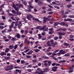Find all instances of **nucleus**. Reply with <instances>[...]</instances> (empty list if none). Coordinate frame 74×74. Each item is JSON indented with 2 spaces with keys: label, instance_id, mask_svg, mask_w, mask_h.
<instances>
[{
  "label": "nucleus",
  "instance_id": "1",
  "mask_svg": "<svg viewBox=\"0 0 74 74\" xmlns=\"http://www.w3.org/2000/svg\"><path fill=\"white\" fill-rule=\"evenodd\" d=\"M46 25H44V26L42 27V30H43L44 32H45V31H47L48 30V28H46Z\"/></svg>",
  "mask_w": 74,
  "mask_h": 74
},
{
  "label": "nucleus",
  "instance_id": "2",
  "mask_svg": "<svg viewBox=\"0 0 74 74\" xmlns=\"http://www.w3.org/2000/svg\"><path fill=\"white\" fill-rule=\"evenodd\" d=\"M49 34H53V32L54 31H53V28H50V29H49Z\"/></svg>",
  "mask_w": 74,
  "mask_h": 74
},
{
  "label": "nucleus",
  "instance_id": "3",
  "mask_svg": "<svg viewBox=\"0 0 74 74\" xmlns=\"http://www.w3.org/2000/svg\"><path fill=\"white\" fill-rule=\"evenodd\" d=\"M24 49H26L25 51H23L24 53H27L28 51H30V49H29L28 47H24Z\"/></svg>",
  "mask_w": 74,
  "mask_h": 74
},
{
  "label": "nucleus",
  "instance_id": "4",
  "mask_svg": "<svg viewBox=\"0 0 74 74\" xmlns=\"http://www.w3.org/2000/svg\"><path fill=\"white\" fill-rule=\"evenodd\" d=\"M60 25H64V26H65L66 27H68V25L67 23L62 22L60 23Z\"/></svg>",
  "mask_w": 74,
  "mask_h": 74
},
{
  "label": "nucleus",
  "instance_id": "5",
  "mask_svg": "<svg viewBox=\"0 0 74 74\" xmlns=\"http://www.w3.org/2000/svg\"><path fill=\"white\" fill-rule=\"evenodd\" d=\"M60 53L61 54V55H64L66 53L65 51H63V50L61 49L59 51Z\"/></svg>",
  "mask_w": 74,
  "mask_h": 74
},
{
  "label": "nucleus",
  "instance_id": "6",
  "mask_svg": "<svg viewBox=\"0 0 74 74\" xmlns=\"http://www.w3.org/2000/svg\"><path fill=\"white\" fill-rule=\"evenodd\" d=\"M16 6H17L18 8H21V7H23V5L21 4H20L19 5L18 4H16Z\"/></svg>",
  "mask_w": 74,
  "mask_h": 74
},
{
  "label": "nucleus",
  "instance_id": "7",
  "mask_svg": "<svg viewBox=\"0 0 74 74\" xmlns=\"http://www.w3.org/2000/svg\"><path fill=\"white\" fill-rule=\"evenodd\" d=\"M2 7H3V5L0 6V12H2V13H1V14H2V15H3V14H4V11L2 10Z\"/></svg>",
  "mask_w": 74,
  "mask_h": 74
},
{
  "label": "nucleus",
  "instance_id": "8",
  "mask_svg": "<svg viewBox=\"0 0 74 74\" xmlns=\"http://www.w3.org/2000/svg\"><path fill=\"white\" fill-rule=\"evenodd\" d=\"M0 55L1 56H5L7 54L5 52L3 51L2 52H1L0 53Z\"/></svg>",
  "mask_w": 74,
  "mask_h": 74
},
{
  "label": "nucleus",
  "instance_id": "9",
  "mask_svg": "<svg viewBox=\"0 0 74 74\" xmlns=\"http://www.w3.org/2000/svg\"><path fill=\"white\" fill-rule=\"evenodd\" d=\"M58 34L59 36H64V35H66V33H64L59 32L58 33Z\"/></svg>",
  "mask_w": 74,
  "mask_h": 74
},
{
  "label": "nucleus",
  "instance_id": "10",
  "mask_svg": "<svg viewBox=\"0 0 74 74\" xmlns=\"http://www.w3.org/2000/svg\"><path fill=\"white\" fill-rule=\"evenodd\" d=\"M12 7H13V8H14V10H15L16 11H18L19 10V9L17 8H16V6H15L14 5H12Z\"/></svg>",
  "mask_w": 74,
  "mask_h": 74
},
{
  "label": "nucleus",
  "instance_id": "11",
  "mask_svg": "<svg viewBox=\"0 0 74 74\" xmlns=\"http://www.w3.org/2000/svg\"><path fill=\"white\" fill-rule=\"evenodd\" d=\"M37 70L39 71V72H41V73H45V71H42V70L40 68H38Z\"/></svg>",
  "mask_w": 74,
  "mask_h": 74
},
{
  "label": "nucleus",
  "instance_id": "12",
  "mask_svg": "<svg viewBox=\"0 0 74 74\" xmlns=\"http://www.w3.org/2000/svg\"><path fill=\"white\" fill-rule=\"evenodd\" d=\"M67 29L65 28H60L58 29V31H64V32L66 31Z\"/></svg>",
  "mask_w": 74,
  "mask_h": 74
},
{
  "label": "nucleus",
  "instance_id": "13",
  "mask_svg": "<svg viewBox=\"0 0 74 74\" xmlns=\"http://www.w3.org/2000/svg\"><path fill=\"white\" fill-rule=\"evenodd\" d=\"M43 18L44 19L43 21V23H46V22H47V21L48 20V18H44V17H43Z\"/></svg>",
  "mask_w": 74,
  "mask_h": 74
},
{
  "label": "nucleus",
  "instance_id": "14",
  "mask_svg": "<svg viewBox=\"0 0 74 74\" xmlns=\"http://www.w3.org/2000/svg\"><path fill=\"white\" fill-rule=\"evenodd\" d=\"M38 4L39 5H42L43 4V3L42 2V1H38Z\"/></svg>",
  "mask_w": 74,
  "mask_h": 74
},
{
  "label": "nucleus",
  "instance_id": "15",
  "mask_svg": "<svg viewBox=\"0 0 74 74\" xmlns=\"http://www.w3.org/2000/svg\"><path fill=\"white\" fill-rule=\"evenodd\" d=\"M33 51L32 50H30L26 54L27 55H31V54H32V53H33Z\"/></svg>",
  "mask_w": 74,
  "mask_h": 74
},
{
  "label": "nucleus",
  "instance_id": "16",
  "mask_svg": "<svg viewBox=\"0 0 74 74\" xmlns=\"http://www.w3.org/2000/svg\"><path fill=\"white\" fill-rule=\"evenodd\" d=\"M8 68L9 69V70H12V69H14V66H13V65H12L11 66H10L9 67V66H8Z\"/></svg>",
  "mask_w": 74,
  "mask_h": 74
},
{
  "label": "nucleus",
  "instance_id": "17",
  "mask_svg": "<svg viewBox=\"0 0 74 74\" xmlns=\"http://www.w3.org/2000/svg\"><path fill=\"white\" fill-rule=\"evenodd\" d=\"M73 67H74V65H72L71 67H68V69L69 70H73Z\"/></svg>",
  "mask_w": 74,
  "mask_h": 74
},
{
  "label": "nucleus",
  "instance_id": "18",
  "mask_svg": "<svg viewBox=\"0 0 74 74\" xmlns=\"http://www.w3.org/2000/svg\"><path fill=\"white\" fill-rule=\"evenodd\" d=\"M16 37L17 38H21V35L19 34H17Z\"/></svg>",
  "mask_w": 74,
  "mask_h": 74
},
{
  "label": "nucleus",
  "instance_id": "19",
  "mask_svg": "<svg viewBox=\"0 0 74 74\" xmlns=\"http://www.w3.org/2000/svg\"><path fill=\"white\" fill-rule=\"evenodd\" d=\"M36 29H40V30H42V28L40 26L36 27Z\"/></svg>",
  "mask_w": 74,
  "mask_h": 74
},
{
  "label": "nucleus",
  "instance_id": "20",
  "mask_svg": "<svg viewBox=\"0 0 74 74\" xmlns=\"http://www.w3.org/2000/svg\"><path fill=\"white\" fill-rule=\"evenodd\" d=\"M32 20L33 21H37L38 22H40V20L38 19L37 18H32Z\"/></svg>",
  "mask_w": 74,
  "mask_h": 74
},
{
  "label": "nucleus",
  "instance_id": "21",
  "mask_svg": "<svg viewBox=\"0 0 74 74\" xmlns=\"http://www.w3.org/2000/svg\"><path fill=\"white\" fill-rule=\"evenodd\" d=\"M64 45L65 46H66V47H68V46H69L70 45V44H69L66 42L64 43Z\"/></svg>",
  "mask_w": 74,
  "mask_h": 74
},
{
  "label": "nucleus",
  "instance_id": "22",
  "mask_svg": "<svg viewBox=\"0 0 74 74\" xmlns=\"http://www.w3.org/2000/svg\"><path fill=\"white\" fill-rule=\"evenodd\" d=\"M14 69H20L21 66H17L16 65H14Z\"/></svg>",
  "mask_w": 74,
  "mask_h": 74
},
{
  "label": "nucleus",
  "instance_id": "23",
  "mask_svg": "<svg viewBox=\"0 0 74 74\" xmlns=\"http://www.w3.org/2000/svg\"><path fill=\"white\" fill-rule=\"evenodd\" d=\"M15 71L17 72H18V73H22V71H21V70H20L18 69H16Z\"/></svg>",
  "mask_w": 74,
  "mask_h": 74
},
{
  "label": "nucleus",
  "instance_id": "24",
  "mask_svg": "<svg viewBox=\"0 0 74 74\" xmlns=\"http://www.w3.org/2000/svg\"><path fill=\"white\" fill-rule=\"evenodd\" d=\"M32 62H34V63H36V62H38V61H37V59H35L34 60H32Z\"/></svg>",
  "mask_w": 74,
  "mask_h": 74
},
{
  "label": "nucleus",
  "instance_id": "25",
  "mask_svg": "<svg viewBox=\"0 0 74 74\" xmlns=\"http://www.w3.org/2000/svg\"><path fill=\"white\" fill-rule=\"evenodd\" d=\"M70 53H66V54H65L64 55V56H65V57H68V56H70Z\"/></svg>",
  "mask_w": 74,
  "mask_h": 74
},
{
  "label": "nucleus",
  "instance_id": "26",
  "mask_svg": "<svg viewBox=\"0 0 74 74\" xmlns=\"http://www.w3.org/2000/svg\"><path fill=\"white\" fill-rule=\"evenodd\" d=\"M50 43L51 44H53L54 42L53 40L52 39L50 40Z\"/></svg>",
  "mask_w": 74,
  "mask_h": 74
},
{
  "label": "nucleus",
  "instance_id": "27",
  "mask_svg": "<svg viewBox=\"0 0 74 74\" xmlns=\"http://www.w3.org/2000/svg\"><path fill=\"white\" fill-rule=\"evenodd\" d=\"M66 7L67 8H71V7H72V5L71 4L68 5H67Z\"/></svg>",
  "mask_w": 74,
  "mask_h": 74
},
{
  "label": "nucleus",
  "instance_id": "28",
  "mask_svg": "<svg viewBox=\"0 0 74 74\" xmlns=\"http://www.w3.org/2000/svg\"><path fill=\"white\" fill-rule=\"evenodd\" d=\"M38 38L40 40L41 39V38H42V36H41V35L40 34H38Z\"/></svg>",
  "mask_w": 74,
  "mask_h": 74
},
{
  "label": "nucleus",
  "instance_id": "29",
  "mask_svg": "<svg viewBox=\"0 0 74 74\" xmlns=\"http://www.w3.org/2000/svg\"><path fill=\"white\" fill-rule=\"evenodd\" d=\"M5 71H8L10 70V69H9V68H8V66H7L6 69H5Z\"/></svg>",
  "mask_w": 74,
  "mask_h": 74
},
{
  "label": "nucleus",
  "instance_id": "30",
  "mask_svg": "<svg viewBox=\"0 0 74 74\" xmlns=\"http://www.w3.org/2000/svg\"><path fill=\"white\" fill-rule=\"evenodd\" d=\"M18 45H15L14 46V49H17V48H18Z\"/></svg>",
  "mask_w": 74,
  "mask_h": 74
},
{
  "label": "nucleus",
  "instance_id": "31",
  "mask_svg": "<svg viewBox=\"0 0 74 74\" xmlns=\"http://www.w3.org/2000/svg\"><path fill=\"white\" fill-rule=\"evenodd\" d=\"M28 38L29 40H34V38L32 37H29Z\"/></svg>",
  "mask_w": 74,
  "mask_h": 74
},
{
  "label": "nucleus",
  "instance_id": "32",
  "mask_svg": "<svg viewBox=\"0 0 74 74\" xmlns=\"http://www.w3.org/2000/svg\"><path fill=\"white\" fill-rule=\"evenodd\" d=\"M7 29H5L2 30L1 32L2 33H5L6 32V30H7Z\"/></svg>",
  "mask_w": 74,
  "mask_h": 74
},
{
  "label": "nucleus",
  "instance_id": "33",
  "mask_svg": "<svg viewBox=\"0 0 74 74\" xmlns=\"http://www.w3.org/2000/svg\"><path fill=\"white\" fill-rule=\"evenodd\" d=\"M47 44L49 47H50V46H51V43H50V41H48V42H47Z\"/></svg>",
  "mask_w": 74,
  "mask_h": 74
},
{
  "label": "nucleus",
  "instance_id": "34",
  "mask_svg": "<svg viewBox=\"0 0 74 74\" xmlns=\"http://www.w3.org/2000/svg\"><path fill=\"white\" fill-rule=\"evenodd\" d=\"M14 26V24H12V25H10L9 26V27L10 29H12V27H13Z\"/></svg>",
  "mask_w": 74,
  "mask_h": 74
},
{
  "label": "nucleus",
  "instance_id": "35",
  "mask_svg": "<svg viewBox=\"0 0 74 74\" xmlns=\"http://www.w3.org/2000/svg\"><path fill=\"white\" fill-rule=\"evenodd\" d=\"M26 57L28 59H30V58H32V57L31 56H27Z\"/></svg>",
  "mask_w": 74,
  "mask_h": 74
},
{
  "label": "nucleus",
  "instance_id": "36",
  "mask_svg": "<svg viewBox=\"0 0 74 74\" xmlns=\"http://www.w3.org/2000/svg\"><path fill=\"white\" fill-rule=\"evenodd\" d=\"M61 4L58 1H56V5H60Z\"/></svg>",
  "mask_w": 74,
  "mask_h": 74
},
{
  "label": "nucleus",
  "instance_id": "37",
  "mask_svg": "<svg viewBox=\"0 0 74 74\" xmlns=\"http://www.w3.org/2000/svg\"><path fill=\"white\" fill-rule=\"evenodd\" d=\"M69 17L71 18H74V16L73 15H69Z\"/></svg>",
  "mask_w": 74,
  "mask_h": 74
},
{
  "label": "nucleus",
  "instance_id": "38",
  "mask_svg": "<svg viewBox=\"0 0 74 74\" xmlns=\"http://www.w3.org/2000/svg\"><path fill=\"white\" fill-rule=\"evenodd\" d=\"M13 47V46L12 45H10V46H9V48H10V49H13V48H14Z\"/></svg>",
  "mask_w": 74,
  "mask_h": 74
},
{
  "label": "nucleus",
  "instance_id": "39",
  "mask_svg": "<svg viewBox=\"0 0 74 74\" xmlns=\"http://www.w3.org/2000/svg\"><path fill=\"white\" fill-rule=\"evenodd\" d=\"M40 49H35V52H38L39 51H40Z\"/></svg>",
  "mask_w": 74,
  "mask_h": 74
},
{
  "label": "nucleus",
  "instance_id": "40",
  "mask_svg": "<svg viewBox=\"0 0 74 74\" xmlns=\"http://www.w3.org/2000/svg\"><path fill=\"white\" fill-rule=\"evenodd\" d=\"M43 70H44V71H46V72H47V71H48V69L46 68L44 69H43Z\"/></svg>",
  "mask_w": 74,
  "mask_h": 74
},
{
  "label": "nucleus",
  "instance_id": "41",
  "mask_svg": "<svg viewBox=\"0 0 74 74\" xmlns=\"http://www.w3.org/2000/svg\"><path fill=\"white\" fill-rule=\"evenodd\" d=\"M54 7L55 8H57V9H60V8L59 6H58L56 5H54Z\"/></svg>",
  "mask_w": 74,
  "mask_h": 74
},
{
  "label": "nucleus",
  "instance_id": "42",
  "mask_svg": "<svg viewBox=\"0 0 74 74\" xmlns=\"http://www.w3.org/2000/svg\"><path fill=\"white\" fill-rule=\"evenodd\" d=\"M52 3L53 4H55L56 5V1H54L53 2H52Z\"/></svg>",
  "mask_w": 74,
  "mask_h": 74
},
{
  "label": "nucleus",
  "instance_id": "43",
  "mask_svg": "<svg viewBox=\"0 0 74 74\" xmlns=\"http://www.w3.org/2000/svg\"><path fill=\"white\" fill-rule=\"evenodd\" d=\"M51 70L53 71H57V69L53 68H52Z\"/></svg>",
  "mask_w": 74,
  "mask_h": 74
},
{
  "label": "nucleus",
  "instance_id": "44",
  "mask_svg": "<svg viewBox=\"0 0 74 74\" xmlns=\"http://www.w3.org/2000/svg\"><path fill=\"white\" fill-rule=\"evenodd\" d=\"M58 24H59V23H55L54 24V26H56L58 25Z\"/></svg>",
  "mask_w": 74,
  "mask_h": 74
},
{
  "label": "nucleus",
  "instance_id": "45",
  "mask_svg": "<svg viewBox=\"0 0 74 74\" xmlns=\"http://www.w3.org/2000/svg\"><path fill=\"white\" fill-rule=\"evenodd\" d=\"M67 21H73V19H71V18H68Z\"/></svg>",
  "mask_w": 74,
  "mask_h": 74
},
{
  "label": "nucleus",
  "instance_id": "46",
  "mask_svg": "<svg viewBox=\"0 0 74 74\" xmlns=\"http://www.w3.org/2000/svg\"><path fill=\"white\" fill-rule=\"evenodd\" d=\"M34 42H32L30 41L29 42V44L31 45H33V44L34 43Z\"/></svg>",
  "mask_w": 74,
  "mask_h": 74
},
{
  "label": "nucleus",
  "instance_id": "47",
  "mask_svg": "<svg viewBox=\"0 0 74 74\" xmlns=\"http://www.w3.org/2000/svg\"><path fill=\"white\" fill-rule=\"evenodd\" d=\"M21 63H22V64H23L25 63V61H24V60H21Z\"/></svg>",
  "mask_w": 74,
  "mask_h": 74
},
{
  "label": "nucleus",
  "instance_id": "48",
  "mask_svg": "<svg viewBox=\"0 0 74 74\" xmlns=\"http://www.w3.org/2000/svg\"><path fill=\"white\" fill-rule=\"evenodd\" d=\"M11 58L10 57H7L5 58V59H7V60H8L10 59Z\"/></svg>",
  "mask_w": 74,
  "mask_h": 74
},
{
  "label": "nucleus",
  "instance_id": "49",
  "mask_svg": "<svg viewBox=\"0 0 74 74\" xmlns=\"http://www.w3.org/2000/svg\"><path fill=\"white\" fill-rule=\"evenodd\" d=\"M45 32H43L41 33V35L42 36H45Z\"/></svg>",
  "mask_w": 74,
  "mask_h": 74
},
{
  "label": "nucleus",
  "instance_id": "50",
  "mask_svg": "<svg viewBox=\"0 0 74 74\" xmlns=\"http://www.w3.org/2000/svg\"><path fill=\"white\" fill-rule=\"evenodd\" d=\"M69 37L70 38H71V39H73V38H74V36L73 35H70L69 36Z\"/></svg>",
  "mask_w": 74,
  "mask_h": 74
},
{
  "label": "nucleus",
  "instance_id": "51",
  "mask_svg": "<svg viewBox=\"0 0 74 74\" xmlns=\"http://www.w3.org/2000/svg\"><path fill=\"white\" fill-rule=\"evenodd\" d=\"M64 11L62 10L61 11V14H62V15H64Z\"/></svg>",
  "mask_w": 74,
  "mask_h": 74
},
{
  "label": "nucleus",
  "instance_id": "52",
  "mask_svg": "<svg viewBox=\"0 0 74 74\" xmlns=\"http://www.w3.org/2000/svg\"><path fill=\"white\" fill-rule=\"evenodd\" d=\"M4 41L5 42H7L8 41H10V39H6L4 40Z\"/></svg>",
  "mask_w": 74,
  "mask_h": 74
},
{
  "label": "nucleus",
  "instance_id": "53",
  "mask_svg": "<svg viewBox=\"0 0 74 74\" xmlns=\"http://www.w3.org/2000/svg\"><path fill=\"white\" fill-rule=\"evenodd\" d=\"M12 13H13V14H16V11L15 10H12Z\"/></svg>",
  "mask_w": 74,
  "mask_h": 74
},
{
  "label": "nucleus",
  "instance_id": "54",
  "mask_svg": "<svg viewBox=\"0 0 74 74\" xmlns=\"http://www.w3.org/2000/svg\"><path fill=\"white\" fill-rule=\"evenodd\" d=\"M67 15L65 14L63 16V18H67Z\"/></svg>",
  "mask_w": 74,
  "mask_h": 74
},
{
  "label": "nucleus",
  "instance_id": "55",
  "mask_svg": "<svg viewBox=\"0 0 74 74\" xmlns=\"http://www.w3.org/2000/svg\"><path fill=\"white\" fill-rule=\"evenodd\" d=\"M15 26H19V23H15Z\"/></svg>",
  "mask_w": 74,
  "mask_h": 74
},
{
  "label": "nucleus",
  "instance_id": "56",
  "mask_svg": "<svg viewBox=\"0 0 74 74\" xmlns=\"http://www.w3.org/2000/svg\"><path fill=\"white\" fill-rule=\"evenodd\" d=\"M53 59H54L56 61H58V59H57V58H56L55 57H53Z\"/></svg>",
  "mask_w": 74,
  "mask_h": 74
},
{
  "label": "nucleus",
  "instance_id": "57",
  "mask_svg": "<svg viewBox=\"0 0 74 74\" xmlns=\"http://www.w3.org/2000/svg\"><path fill=\"white\" fill-rule=\"evenodd\" d=\"M4 28V26L0 25V29H3Z\"/></svg>",
  "mask_w": 74,
  "mask_h": 74
},
{
  "label": "nucleus",
  "instance_id": "58",
  "mask_svg": "<svg viewBox=\"0 0 74 74\" xmlns=\"http://www.w3.org/2000/svg\"><path fill=\"white\" fill-rule=\"evenodd\" d=\"M12 40L14 41H16V38H13L12 39Z\"/></svg>",
  "mask_w": 74,
  "mask_h": 74
},
{
  "label": "nucleus",
  "instance_id": "59",
  "mask_svg": "<svg viewBox=\"0 0 74 74\" xmlns=\"http://www.w3.org/2000/svg\"><path fill=\"white\" fill-rule=\"evenodd\" d=\"M73 70H70L69 71L68 73H73Z\"/></svg>",
  "mask_w": 74,
  "mask_h": 74
},
{
  "label": "nucleus",
  "instance_id": "60",
  "mask_svg": "<svg viewBox=\"0 0 74 74\" xmlns=\"http://www.w3.org/2000/svg\"><path fill=\"white\" fill-rule=\"evenodd\" d=\"M15 19H16V21H19V18L18 17H15Z\"/></svg>",
  "mask_w": 74,
  "mask_h": 74
},
{
  "label": "nucleus",
  "instance_id": "61",
  "mask_svg": "<svg viewBox=\"0 0 74 74\" xmlns=\"http://www.w3.org/2000/svg\"><path fill=\"white\" fill-rule=\"evenodd\" d=\"M58 37H56L54 38V40H58Z\"/></svg>",
  "mask_w": 74,
  "mask_h": 74
},
{
  "label": "nucleus",
  "instance_id": "62",
  "mask_svg": "<svg viewBox=\"0 0 74 74\" xmlns=\"http://www.w3.org/2000/svg\"><path fill=\"white\" fill-rule=\"evenodd\" d=\"M29 17H30V18H33V15H32V14H29Z\"/></svg>",
  "mask_w": 74,
  "mask_h": 74
},
{
  "label": "nucleus",
  "instance_id": "63",
  "mask_svg": "<svg viewBox=\"0 0 74 74\" xmlns=\"http://www.w3.org/2000/svg\"><path fill=\"white\" fill-rule=\"evenodd\" d=\"M44 59H49V57H47V56H45L43 57Z\"/></svg>",
  "mask_w": 74,
  "mask_h": 74
},
{
  "label": "nucleus",
  "instance_id": "64",
  "mask_svg": "<svg viewBox=\"0 0 74 74\" xmlns=\"http://www.w3.org/2000/svg\"><path fill=\"white\" fill-rule=\"evenodd\" d=\"M47 55L49 56L52 55V53H47Z\"/></svg>",
  "mask_w": 74,
  "mask_h": 74
}]
</instances>
